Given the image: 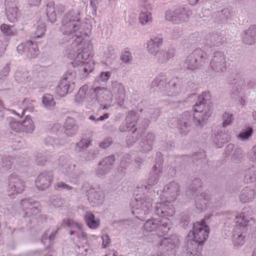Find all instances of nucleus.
I'll return each instance as SVG.
<instances>
[{"mask_svg":"<svg viewBox=\"0 0 256 256\" xmlns=\"http://www.w3.org/2000/svg\"><path fill=\"white\" fill-rule=\"evenodd\" d=\"M61 30L64 35V40L75 38L66 54L68 58L73 60L72 65L79 67V70L84 72L83 76H86L94 68V61L89 58L92 46L90 40H84L81 36L82 22L78 8L72 9L64 16Z\"/></svg>","mask_w":256,"mask_h":256,"instance_id":"obj_1","label":"nucleus"},{"mask_svg":"<svg viewBox=\"0 0 256 256\" xmlns=\"http://www.w3.org/2000/svg\"><path fill=\"white\" fill-rule=\"evenodd\" d=\"M162 164L160 162L154 166L150 172L147 184L141 183L138 186L134 198L131 201L130 206L132 213L142 220L152 210V202L153 200L150 198L149 190L151 186H155L158 182L160 174L162 172Z\"/></svg>","mask_w":256,"mask_h":256,"instance_id":"obj_2","label":"nucleus"},{"mask_svg":"<svg viewBox=\"0 0 256 256\" xmlns=\"http://www.w3.org/2000/svg\"><path fill=\"white\" fill-rule=\"evenodd\" d=\"M210 98V92H204L198 96V101L194 106V113L185 112L178 123V128L182 134H186L189 128L194 122L198 127L202 128L206 122L211 114L208 101Z\"/></svg>","mask_w":256,"mask_h":256,"instance_id":"obj_3","label":"nucleus"},{"mask_svg":"<svg viewBox=\"0 0 256 256\" xmlns=\"http://www.w3.org/2000/svg\"><path fill=\"white\" fill-rule=\"evenodd\" d=\"M209 232L204 220L194 223L186 239L184 248L186 256H202V244L208 238Z\"/></svg>","mask_w":256,"mask_h":256,"instance_id":"obj_4","label":"nucleus"},{"mask_svg":"<svg viewBox=\"0 0 256 256\" xmlns=\"http://www.w3.org/2000/svg\"><path fill=\"white\" fill-rule=\"evenodd\" d=\"M179 190L178 184L172 182L164 186L162 194L159 198L160 202L155 204L154 209L152 211L158 216L171 217L175 213V210L172 202L176 199Z\"/></svg>","mask_w":256,"mask_h":256,"instance_id":"obj_5","label":"nucleus"},{"mask_svg":"<svg viewBox=\"0 0 256 256\" xmlns=\"http://www.w3.org/2000/svg\"><path fill=\"white\" fill-rule=\"evenodd\" d=\"M254 213L250 207H245L242 212L236 217V226L232 236V244L234 246H238L244 242V234L248 231V228L256 224L254 217Z\"/></svg>","mask_w":256,"mask_h":256,"instance_id":"obj_6","label":"nucleus"},{"mask_svg":"<svg viewBox=\"0 0 256 256\" xmlns=\"http://www.w3.org/2000/svg\"><path fill=\"white\" fill-rule=\"evenodd\" d=\"M228 82L230 84H236L232 89L231 98L238 104L245 105L246 101L242 90L250 88L253 86L248 76L242 72L231 74L228 78Z\"/></svg>","mask_w":256,"mask_h":256,"instance_id":"obj_7","label":"nucleus"},{"mask_svg":"<svg viewBox=\"0 0 256 256\" xmlns=\"http://www.w3.org/2000/svg\"><path fill=\"white\" fill-rule=\"evenodd\" d=\"M146 232L162 236L168 233L170 228V220L168 218H150L146 221L143 226Z\"/></svg>","mask_w":256,"mask_h":256,"instance_id":"obj_8","label":"nucleus"},{"mask_svg":"<svg viewBox=\"0 0 256 256\" xmlns=\"http://www.w3.org/2000/svg\"><path fill=\"white\" fill-rule=\"evenodd\" d=\"M95 88H89L88 84H86L82 86L75 96L74 102L78 106L85 105L92 106L95 104L94 94Z\"/></svg>","mask_w":256,"mask_h":256,"instance_id":"obj_9","label":"nucleus"},{"mask_svg":"<svg viewBox=\"0 0 256 256\" xmlns=\"http://www.w3.org/2000/svg\"><path fill=\"white\" fill-rule=\"evenodd\" d=\"M206 53L201 49H196L190 53L185 60L184 66L194 70L204 65L206 61Z\"/></svg>","mask_w":256,"mask_h":256,"instance_id":"obj_10","label":"nucleus"},{"mask_svg":"<svg viewBox=\"0 0 256 256\" xmlns=\"http://www.w3.org/2000/svg\"><path fill=\"white\" fill-rule=\"evenodd\" d=\"M75 78V72L68 71L64 76L62 79L60 80L58 85L56 88V94L60 97H63L68 92H72L74 87Z\"/></svg>","mask_w":256,"mask_h":256,"instance_id":"obj_11","label":"nucleus"},{"mask_svg":"<svg viewBox=\"0 0 256 256\" xmlns=\"http://www.w3.org/2000/svg\"><path fill=\"white\" fill-rule=\"evenodd\" d=\"M94 100L100 104V108L108 109L114 106L112 92L106 88H95Z\"/></svg>","mask_w":256,"mask_h":256,"instance_id":"obj_12","label":"nucleus"},{"mask_svg":"<svg viewBox=\"0 0 256 256\" xmlns=\"http://www.w3.org/2000/svg\"><path fill=\"white\" fill-rule=\"evenodd\" d=\"M64 222L70 228V234L72 236V238L74 241L76 242L82 241L86 242V234L81 224L70 219H65L64 220Z\"/></svg>","mask_w":256,"mask_h":256,"instance_id":"obj_13","label":"nucleus"},{"mask_svg":"<svg viewBox=\"0 0 256 256\" xmlns=\"http://www.w3.org/2000/svg\"><path fill=\"white\" fill-rule=\"evenodd\" d=\"M8 180V193L10 196H15L24 191L25 182L15 173L10 175Z\"/></svg>","mask_w":256,"mask_h":256,"instance_id":"obj_14","label":"nucleus"},{"mask_svg":"<svg viewBox=\"0 0 256 256\" xmlns=\"http://www.w3.org/2000/svg\"><path fill=\"white\" fill-rule=\"evenodd\" d=\"M151 86L152 87L156 86L159 89L167 87L168 92L166 94L169 96H174L179 92L174 80L170 81L168 86H167V80L164 75L160 74L155 78L152 82Z\"/></svg>","mask_w":256,"mask_h":256,"instance_id":"obj_15","label":"nucleus"},{"mask_svg":"<svg viewBox=\"0 0 256 256\" xmlns=\"http://www.w3.org/2000/svg\"><path fill=\"white\" fill-rule=\"evenodd\" d=\"M191 14L190 11L184 8H180L174 11L168 10L166 12V18L173 23L180 24L186 21Z\"/></svg>","mask_w":256,"mask_h":256,"instance_id":"obj_16","label":"nucleus"},{"mask_svg":"<svg viewBox=\"0 0 256 256\" xmlns=\"http://www.w3.org/2000/svg\"><path fill=\"white\" fill-rule=\"evenodd\" d=\"M17 51L20 54L32 58L36 57L40 53L36 43L30 40L20 44L17 46Z\"/></svg>","mask_w":256,"mask_h":256,"instance_id":"obj_17","label":"nucleus"},{"mask_svg":"<svg viewBox=\"0 0 256 256\" xmlns=\"http://www.w3.org/2000/svg\"><path fill=\"white\" fill-rule=\"evenodd\" d=\"M210 66L215 72H224L226 70V60L224 54L220 52H215L210 61Z\"/></svg>","mask_w":256,"mask_h":256,"instance_id":"obj_18","label":"nucleus"},{"mask_svg":"<svg viewBox=\"0 0 256 256\" xmlns=\"http://www.w3.org/2000/svg\"><path fill=\"white\" fill-rule=\"evenodd\" d=\"M115 162L114 156H108L100 161L96 170V174L99 178H103L108 174Z\"/></svg>","mask_w":256,"mask_h":256,"instance_id":"obj_19","label":"nucleus"},{"mask_svg":"<svg viewBox=\"0 0 256 256\" xmlns=\"http://www.w3.org/2000/svg\"><path fill=\"white\" fill-rule=\"evenodd\" d=\"M110 90L114 94L116 104L120 107H122L125 99V90L123 85L117 81L112 82Z\"/></svg>","mask_w":256,"mask_h":256,"instance_id":"obj_20","label":"nucleus"},{"mask_svg":"<svg viewBox=\"0 0 256 256\" xmlns=\"http://www.w3.org/2000/svg\"><path fill=\"white\" fill-rule=\"evenodd\" d=\"M6 16L8 20L14 22L20 16L16 0H5Z\"/></svg>","mask_w":256,"mask_h":256,"instance_id":"obj_21","label":"nucleus"},{"mask_svg":"<svg viewBox=\"0 0 256 256\" xmlns=\"http://www.w3.org/2000/svg\"><path fill=\"white\" fill-rule=\"evenodd\" d=\"M20 205L24 210L28 209L25 212L24 217H30L40 212V210L39 202L32 198L22 200Z\"/></svg>","mask_w":256,"mask_h":256,"instance_id":"obj_22","label":"nucleus"},{"mask_svg":"<svg viewBox=\"0 0 256 256\" xmlns=\"http://www.w3.org/2000/svg\"><path fill=\"white\" fill-rule=\"evenodd\" d=\"M53 178V174L50 171L42 172L36 180V188L40 190H45L50 186Z\"/></svg>","mask_w":256,"mask_h":256,"instance_id":"obj_23","label":"nucleus"},{"mask_svg":"<svg viewBox=\"0 0 256 256\" xmlns=\"http://www.w3.org/2000/svg\"><path fill=\"white\" fill-rule=\"evenodd\" d=\"M178 243V240L176 238H165L160 241L158 246L159 250L162 251L164 253H167L168 254L174 255L176 252L174 250Z\"/></svg>","mask_w":256,"mask_h":256,"instance_id":"obj_24","label":"nucleus"},{"mask_svg":"<svg viewBox=\"0 0 256 256\" xmlns=\"http://www.w3.org/2000/svg\"><path fill=\"white\" fill-rule=\"evenodd\" d=\"M242 38L244 43L252 45L256 42V26H252L242 32Z\"/></svg>","mask_w":256,"mask_h":256,"instance_id":"obj_25","label":"nucleus"},{"mask_svg":"<svg viewBox=\"0 0 256 256\" xmlns=\"http://www.w3.org/2000/svg\"><path fill=\"white\" fill-rule=\"evenodd\" d=\"M75 167L74 164L66 162L62 165L60 169L61 172L68 178L70 182L74 184H76L78 182V180L75 178L76 174Z\"/></svg>","mask_w":256,"mask_h":256,"instance_id":"obj_26","label":"nucleus"},{"mask_svg":"<svg viewBox=\"0 0 256 256\" xmlns=\"http://www.w3.org/2000/svg\"><path fill=\"white\" fill-rule=\"evenodd\" d=\"M162 38L160 36H152L148 42L147 48L150 54L155 56L158 52V49L162 44Z\"/></svg>","mask_w":256,"mask_h":256,"instance_id":"obj_27","label":"nucleus"},{"mask_svg":"<svg viewBox=\"0 0 256 256\" xmlns=\"http://www.w3.org/2000/svg\"><path fill=\"white\" fill-rule=\"evenodd\" d=\"M154 136L152 132H148L146 136L142 138L140 142V150L144 152L150 151L152 148Z\"/></svg>","mask_w":256,"mask_h":256,"instance_id":"obj_28","label":"nucleus"},{"mask_svg":"<svg viewBox=\"0 0 256 256\" xmlns=\"http://www.w3.org/2000/svg\"><path fill=\"white\" fill-rule=\"evenodd\" d=\"M66 134L70 136L75 134L78 130V126L76 124L74 120L71 117H68L64 125Z\"/></svg>","mask_w":256,"mask_h":256,"instance_id":"obj_29","label":"nucleus"},{"mask_svg":"<svg viewBox=\"0 0 256 256\" xmlns=\"http://www.w3.org/2000/svg\"><path fill=\"white\" fill-rule=\"evenodd\" d=\"M196 198L195 200L196 206L200 211H203L206 208V204L210 199V196L207 193H202L200 195L196 194Z\"/></svg>","mask_w":256,"mask_h":256,"instance_id":"obj_30","label":"nucleus"},{"mask_svg":"<svg viewBox=\"0 0 256 256\" xmlns=\"http://www.w3.org/2000/svg\"><path fill=\"white\" fill-rule=\"evenodd\" d=\"M254 190L247 186L242 190L240 195V200L242 202L246 203L251 202L254 198Z\"/></svg>","mask_w":256,"mask_h":256,"instance_id":"obj_31","label":"nucleus"},{"mask_svg":"<svg viewBox=\"0 0 256 256\" xmlns=\"http://www.w3.org/2000/svg\"><path fill=\"white\" fill-rule=\"evenodd\" d=\"M84 220L87 226L91 229H96L100 225L99 218H96L94 214L90 212H86Z\"/></svg>","mask_w":256,"mask_h":256,"instance_id":"obj_32","label":"nucleus"},{"mask_svg":"<svg viewBox=\"0 0 256 256\" xmlns=\"http://www.w3.org/2000/svg\"><path fill=\"white\" fill-rule=\"evenodd\" d=\"M225 40L224 38L222 36V34L218 32L213 33L206 38V44L210 46H219Z\"/></svg>","mask_w":256,"mask_h":256,"instance_id":"obj_33","label":"nucleus"},{"mask_svg":"<svg viewBox=\"0 0 256 256\" xmlns=\"http://www.w3.org/2000/svg\"><path fill=\"white\" fill-rule=\"evenodd\" d=\"M104 194L101 190L91 192L88 195V200L93 204V206H96L102 204L104 200Z\"/></svg>","mask_w":256,"mask_h":256,"instance_id":"obj_34","label":"nucleus"},{"mask_svg":"<svg viewBox=\"0 0 256 256\" xmlns=\"http://www.w3.org/2000/svg\"><path fill=\"white\" fill-rule=\"evenodd\" d=\"M254 132L253 128L248 126L243 127L238 136V139L242 142L248 141L252 136Z\"/></svg>","mask_w":256,"mask_h":256,"instance_id":"obj_35","label":"nucleus"},{"mask_svg":"<svg viewBox=\"0 0 256 256\" xmlns=\"http://www.w3.org/2000/svg\"><path fill=\"white\" fill-rule=\"evenodd\" d=\"M154 56L160 62L164 63L174 56V52L173 50H169L168 52L161 50L159 51Z\"/></svg>","mask_w":256,"mask_h":256,"instance_id":"obj_36","label":"nucleus"},{"mask_svg":"<svg viewBox=\"0 0 256 256\" xmlns=\"http://www.w3.org/2000/svg\"><path fill=\"white\" fill-rule=\"evenodd\" d=\"M22 131L26 133H32L35 128L33 120L29 116H26L22 122Z\"/></svg>","mask_w":256,"mask_h":256,"instance_id":"obj_37","label":"nucleus"},{"mask_svg":"<svg viewBox=\"0 0 256 256\" xmlns=\"http://www.w3.org/2000/svg\"><path fill=\"white\" fill-rule=\"evenodd\" d=\"M42 104L44 108L47 110L53 108L56 104L54 97L50 94H44L42 97Z\"/></svg>","mask_w":256,"mask_h":256,"instance_id":"obj_38","label":"nucleus"},{"mask_svg":"<svg viewBox=\"0 0 256 256\" xmlns=\"http://www.w3.org/2000/svg\"><path fill=\"white\" fill-rule=\"evenodd\" d=\"M202 184V183L200 179L198 178H194L192 180L187 192L193 193L195 194H199L200 191Z\"/></svg>","mask_w":256,"mask_h":256,"instance_id":"obj_39","label":"nucleus"},{"mask_svg":"<svg viewBox=\"0 0 256 256\" xmlns=\"http://www.w3.org/2000/svg\"><path fill=\"white\" fill-rule=\"evenodd\" d=\"M46 11L49 21L52 23L54 22L56 20V15L54 2H50L47 4Z\"/></svg>","mask_w":256,"mask_h":256,"instance_id":"obj_40","label":"nucleus"},{"mask_svg":"<svg viewBox=\"0 0 256 256\" xmlns=\"http://www.w3.org/2000/svg\"><path fill=\"white\" fill-rule=\"evenodd\" d=\"M14 78L18 82H26L31 80L29 72L26 70L16 72Z\"/></svg>","mask_w":256,"mask_h":256,"instance_id":"obj_41","label":"nucleus"},{"mask_svg":"<svg viewBox=\"0 0 256 256\" xmlns=\"http://www.w3.org/2000/svg\"><path fill=\"white\" fill-rule=\"evenodd\" d=\"M56 232L48 230L42 236V241L44 244L48 243V245L54 240Z\"/></svg>","mask_w":256,"mask_h":256,"instance_id":"obj_42","label":"nucleus"},{"mask_svg":"<svg viewBox=\"0 0 256 256\" xmlns=\"http://www.w3.org/2000/svg\"><path fill=\"white\" fill-rule=\"evenodd\" d=\"M139 21L141 24H148L152 21V14L150 12H142L139 16Z\"/></svg>","mask_w":256,"mask_h":256,"instance_id":"obj_43","label":"nucleus"},{"mask_svg":"<svg viewBox=\"0 0 256 256\" xmlns=\"http://www.w3.org/2000/svg\"><path fill=\"white\" fill-rule=\"evenodd\" d=\"M138 118V116L135 112L130 111L128 113L126 116V121L128 124L132 125L134 128L137 122Z\"/></svg>","mask_w":256,"mask_h":256,"instance_id":"obj_44","label":"nucleus"},{"mask_svg":"<svg viewBox=\"0 0 256 256\" xmlns=\"http://www.w3.org/2000/svg\"><path fill=\"white\" fill-rule=\"evenodd\" d=\"M216 138L218 140V142L220 143V144H218V146L220 148L222 144L228 142L230 140V136L227 132H221L216 135Z\"/></svg>","mask_w":256,"mask_h":256,"instance_id":"obj_45","label":"nucleus"},{"mask_svg":"<svg viewBox=\"0 0 256 256\" xmlns=\"http://www.w3.org/2000/svg\"><path fill=\"white\" fill-rule=\"evenodd\" d=\"M14 159L6 156H4L2 160L1 164L6 170L10 169L14 162Z\"/></svg>","mask_w":256,"mask_h":256,"instance_id":"obj_46","label":"nucleus"},{"mask_svg":"<svg viewBox=\"0 0 256 256\" xmlns=\"http://www.w3.org/2000/svg\"><path fill=\"white\" fill-rule=\"evenodd\" d=\"M136 128H135L132 134L127 136L126 144L128 146H132L140 137V135L136 132Z\"/></svg>","mask_w":256,"mask_h":256,"instance_id":"obj_47","label":"nucleus"},{"mask_svg":"<svg viewBox=\"0 0 256 256\" xmlns=\"http://www.w3.org/2000/svg\"><path fill=\"white\" fill-rule=\"evenodd\" d=\"M9 126L14 132H19L22 130V122L16 120L14 118L9 119Z\"/></svg>","mask_w":256,"mask_h":256,"instance_id":"obj_48","label":"nucleus"},{"mask_svg":"<svg viewBox=\"0 0 256 256\" xmlns=\"http://www.w3.org/2000/svg\"><path fill=\"white\" fill-rule=\"evenodd\" d=\"M90 141L88 139H82L76 144V150L77 151H82L86 150L89 146Z\"/></svg>","mask_w":256,"mask_h":256,"instance_id":"obj_49","label":"nucleus"},{"mask_svg":"<svg viewBox=\"0 0 256 256\" xmlns=\"http://www.w3.org/2000/svg\"><path fill=\"white\" fill-rule=\"evenodd\" d=\"M64 141L62 140H58L54 138L51 136H48L44 139V144L46 146L50 145H60L64 144Z\"/></svg>","mask_w":256,"mask_h":256,"instance_id":"obj_50","label":"nucleus"},{"mask_svg":"<svg viewBox=\"0 0 256 256\" xmlns=\"http://www.w3.org/2000/svg\"><path fill=\"white\" fill-rule=\"evenodd\" d=\"M50 159V156L46 153L38 152L36 156V162L39 165L42 164Z\"/></svg>","mask_w":256,"mask_h":256,"instance_id":"obj_51","label":"nucleus"},{"mask_svg":"<svg viewBox=\"0 0 256 256\" xmlns=\"http://www.w3.org/2000/svg\"><path fill=\"white\" fill-rule=\"evenodd\" d=\"M223 117V126L224 127H226L230 125L233 120H234V116L233 115L228 112H224L222 116Z\"/></svg>","mask_w":256,"mask_h":256,"instance_id":"obj_52","label":"nucleus"},{"mask_svg":"<svg viewBox=\"0 0 256 256\" xmlns=\"http://www.w3.org/2000/svg\"><path fill=\"white\" fill-rule=\"evenodd\" d=\"M54 188L57 190H66L68 191H70L74 189V188L72 186H70L62 182H58L54 184Z\"/></svg>","mask_w":256,"mask_h":256,"instance_id":"obj_53","label":"nucleus"},{"mask_svg":"<svg viewBox=\"0 0 256 256\" xmlns=\"http://www.w3.org/2000/svg\"><path fill=\"white\" fill-rule=\"evenodd\" d=\"M50 203L56 208H59L63 204V200L56 196H52L50 198Z\"/></svg>","mask_w":256,"mask_h":256,"instance_id":"obj_54","label":"nucleus"},{"mask_svg":"<svg viewBox=\"0 0 256 256\" xmlns=\"http://www.w3.org/2000/svg\"><path fill=\"white\" fill-rule=\"evenodd\" d=\"M46 26L44 23H40L38 25L36 30L35 32V36L37 38L42 37L45 32Z\"/></svg>","mask_w":256,"mask_h":256,"instance_id":"obj_55","label":"nucleus"},{"mask_svg":"<svg viewBox=\"0 0 256 256\" xmlns=\"http://www.w3.org/2000/svg\"><path fill=\"white\" fill-rule=\"evenodd\" d=\"M130 156L128 154L124 155L122 158L120 166L122 168H126L130 165Z\"/></svg>","mask_w":256,"mask_h":256,"instance_id":"obj_56","label":"nucleus"},{"mask_svg":"<svg viewBox=\"0 0 256 256\" xmlns=\"http://www.w3.org/2000/svg\"><path fill=\"white\" fill-rule=\"evenodd\" d=\"M0 30L6 36H11L13 33L12 27L4 24L1 25Z\"/></svg>","mask_w":256,"mask_h":256,"instance_id":"obj_57","label":"nucleus"},{"mask_svg":"<svg viewBox=\"0 0 256 256\" xmlns=\"http://www.w3.org/2000/svg\"><path fill=\"white\" fill-rule=\"evenodd\" d=\"M102 240V246L106 248L110 244L111 242V240L109 236L107 234H102L101 236Z\"/></svg>","mask_w":256,"mask_h":256,"instance_id":"obj_58","label":"nucleus"},{"mask_svg":"<svg viewBox=\"0 0 256 256\" xmlns=\"http://www.w3.org/2000/svg\"><path fill=\"white\" fill-rule=\"evenodd\" d=\"M76 251L80 256H86L88 252V246H78Z\"/></svg>","mask_w":256,"mask_h":256,"instance_id":"obj_59","label":"nucleus"},{"mask_svg":"<svg viewBox=\"0 0 256 256\" xmlns=\"http://www.w3.org/2000/svg\"><path fill=\"white\" fill-rule=\"evenodd\" d=\"M132 58V54L128 51H124L122 53L121 58L125 63L128 62Z\"/></svg>","mask_w":256,"mask_h":256,"instance_id":"obj_60","label":"nucleus"},{"mask_svg":"<svg viewBox=\"0 0 256 256\" xmlns=\"http://www.w3.org/2000/svg\"><path fill=\"white\" fill-rule=\"evenodd\" d=\"M110 76V72H102L98 76V78L102 82H106Z\"/></svg>","mask_w":256,"mask_h":256,"instance_id":"obj_61","label":"nucleus"},{"mask_svg":"<svg viewBox=\"0 0 256 256\" xmlns=\"http://www.w3.org/2000/svg\"><path fill=\"white\" fill-rule=\"evenodd\" d=\"M134 128L132 125L128 124L126 122V123L122 124L120 125V130L122 132H124L126 131H130L132 130Z\"/></svg>","mask_w":256,"mask_h":256,"instance_id":"obj_62","label":"nucleus"},{"mask_svg":"<svg viewBox=\"0 0 256 256\" xmlns=\"http://www.w3.org/2000/svg\"><path fill=\"white\" fill-rule=\"evenodd\" d=\"M10 68L8 65L5 66L0 73V78L3 79L6 77L9 73Z\"/></svg>","mask_w":256,"mask_h":256,"instance_id":"obj_63","label":"nucleus"},{"mask_svg":"<svg viewBox=\"0 0 256 256\" xmlns=\"http://www.w3.org/2000/svg\"><path fill=\"white\" fill-rule=\"evenodd\" d=\"M112 143L111 138H108L104 140L100 144V146L102 148H108Z\"/></svg>","mask_w":256,"mask_h":256,"instance_id":"obj_64","label":"nucleus"}]
</instances>
